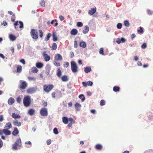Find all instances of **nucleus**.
I'll return each instance as SVG.
<instances>
[{
    "instance_id": "e2e57ef3",
    "label": "nucleus",
    "mask_w": 153,
    "mask_h": 153,
    "mask_svg": "<svg viewBox=\"0 0 153 153\" xmlns=\"http://www.w3.org/2000/svg\"><path fill=\"white\" fill-rule=\"evenodd\" d=\"M59 19L61 21L64 20L65 19L64 17L62 16H60L59 17Z\"/></svg>"
},
{
    "instance_id": "20e7f679",
    "label": "nucleus",
    "mask_w": 153,
    "mask_h": 153,
    "mask_svg": "<svg viewBox=\"0 0 153 153\" xmlns=\"http://www.w3.org/2000/svg\"><path fill=\"white\" fill-rule=\"evenodd\" d=\"M20 84L19 85V88L21 90L25 89L27 86V84L26 82L24 81L20 80Z\"/></svg>"
},
{
    "instance_id": "6ab92c4d",
    "label": "nucleus",
    "mask_w": 153,
    "mask_h": 153,
    "mask_svg": "<svg viewBox=\"0 0 153 153\" xmlns=\"http://www.w3.org/2000/svg\"><path fill=\"white\" fill-rule=\"evenodd\" d=\"M21 141L20 138H19L17 139L16 141L15 142V144L17 145L19 147H20L21 144Z\"/></svg>"
},
{
    "instance_id": "4d7b16f0",
    "label": "nucleus",
    "mask_w": 153,
    "mask_h": 153,
    "mask_svg": "<svg viewBox=\"0 0 153 153\" xmlns=\"http://www.w3.org/2000/svg\"><path fill=\"white\" fill-rule=\"evenodd\" d=\"M69 120L70 121V123H74V120L72 118H69Z\"/></svg>"
},
{
    "instance_id": "dca6fc26",
    "label": "nucleus",
    "mask_w": 153,
    "mask_h": 153,
    "mask_svg": "<svg viewBox=\"0 0 153 153\" xmlns=\"http://www.w3.org/2000/svg\"><path fill=\"white\" fill-rule=\"evenodd\" d=\"M15 100L12 97L10 98L8 100V103L9 105H11L14 103Z\"/></svg>"
},
{
    "instance_id": "f8f14e48",
    "label": "nucleus",
    "mask_w": 153,
    "mask_h": 153,
    "mask_svg": "<svg viewBox=\"0 0 153 153\" xmlns=\"http://www.w3.org/2000/svg\"><path fill=\"white\" fill-rule=\"evenodd\" d=\"M13 124L14 125L18 126H20L21 125V123L20 122H19L18 120L16 119H15L13 120Z\"/></svg>"
},
{
    "instance_id": "39448f33",
    "label": "nucleus",
    "mask_w": 153,
    "mask_h": 153,
    "mask_svg": "<svg viewBox=\"0 0 153 153\" xmlns=\"http://www.w3.org/2000/svg\"><path fill=\"white\" fill-rule=\"evenodd\" d=\"M32 38L35 39H37L38 38V33L37 30L32 29L30 32Z\"/></svg>"
},
{
    "instance_id": "338daca9",
    "label": "nucleus",
    "mask_w": 153,
    "mask_h": 153,
    "mask_svg": "<svg viewBox=\"0 0 153 153\" xmlns=\"http://www.w3.org/2000/svg\"><path fill=\"white\" fill-rule=\"evenodd\" d=\"M20 62L24 65H25V62L23 59H22L20 60Z\"/></svg>"
},
{
    "instance_id": "5fc2aeb1",
    "label": "nucleus",
    "mask_w": 153,
    "mask_h": 153,
    "mask_svg": "<svg viewBox=\"0 0 153 153\" xmlns=\"http://www.w3.org/2000/svg\"><path fill=\"white\" fill-rule=\"evenodd\" d=\"M146 47L147 45L146 43H144L141 46V48L143 49L145 48Z\"/></svg>"
},
{
    "instance_id": "393cba45",
    "label": "nucleus",
    "mask_w": 153,
    "mask_h": 153,
    "mask_svg": "<svg viewBox=\"0 0 153 153\" xmlns=\"http://www.w3.org/2000/svg\"><path fill=\"white\" fill-rule=\"evenodd\" d=\"M84 68V71L85 73H88L91 71V68L90 67H86Z\"/></svg>"
},
{
    "instance_id": "c9c22d12",
    "label": "nucleus",
    "mask_w": 153,
    "mask_h": 153,
    "mask_svg": "<svg viewBox=\"0 0 153 153\" xmlns=\"http://www.w3.org/2000/svg\"><path fill=\"white\" fill-rule=\"evenodd\" d=\"M51 33H48L46 37V41H47L48 40L50 39V37H51Z\"/></svg>"
},
{
    "instance_id": "69168bd1",
    "label": "nucleus",
    "mask_w": 153,
    "mask_h": 153,
    "mask_svg": "<svg viewBox=\"0 0 153 153\" xmlns=\"http://www.w3.org/2000/svg\"><path fill=\"white\" fill-rule=\"evenodd\" d=\"M4 120L3 116L2 115H0V122H1Z\"/></svg>"
},
{
    "instance_id": "0eeeda50",
    "label": "nucleus",
    "mask_w": 153,
    "mask_h": 153,
    "mask_svg": "<svg viewBox=\"0 0 153 153\" xmlns=\"http://www.w3.org/2000/svg\"><path fill=\"white\" fill-rule=\"evenodd\" d=\"M46 53V51H44L42 53V55L45 61L48 62L50 60L51 58L50 56L47 54Z\"/></svg>"
},
{
    "instance_id": "cd10ccee",
    "label": "nucleus",
    "mask_w": 153,
    "mask_h": 153,
    "mask_svg": "<svg viewBox=\"0 0 153 153\" xmlns=\"http://www.w3.org/2000/svg\"><path fill=\"white\" fill-rule=\"evenodd\" d=\"M56 75L57 76L59 77H61V76L62 73L59 68L58 69L57 71Z\"/></svg>"
},
{
    "instance_id": "680f3d73",
    "label": "nucleus",
    "mask_w": 153,
    "mask_h": 153,
    "mask_svg": "<svg viewBox=\"0 0 153 153\" xmlns=\"http://www.w3.org/2000/svg\"><path fill=\"white\" fill-rule=\"evenodd\" d=\"M19 23L20 24V26H19L20 28L22 27L23 26V22L20 21L19 22Z\"/></svg>"
},
{
    "instance_id": "f257e3e1",
    "label": "nucleus",
    "mask_w": 153,
    "mask_h": 153,
    "mask_svg": "<svg viewBox=\"0 0 153 153\" xmlns=\"http://www.w3.org/2000/svg\"><path fill=\"white\" fill-rule=\"evenodd\" d=\"M31 101L30 96H27L25 97L23 100V103L26 107H29L31 104Z\"/></svg>"
},
{
    "instance_id": "b1692460",
    "label": "nucleus",
    "mask_w": 153,
    "mask_h": 153,
    "mask_svg": "<svg viewBox=\"0 0 153 153\" xmlns=\"http://www.w3.org/2000/svg\"><path fill=\"white\" fill-rule=\"evenodd\" d=\"M57 48L56 44L55 43H53L52 45L51 49L52 50H56Z\"/></svg>"
},
{
    "instance_id": "423d86ee",
    "label": "nucleus",
    "mask_w": 153,
    "mask_h": 153,
    "mask_svg": "<svg viewBox=\"0 0 153 153\" xmlns=\"http://www.w3.org/2000/svg\"><path fill=\"white\" fill-rule=\"evenodd\" d=\"M40 114L43 116H47L48 114L47 109L45 108H42L40 111Z\"/></svg>"
},
{
    "instance_id": "2eb2a0df",
    "label": "nucleus",
    "mask_w": 153,
    "mask_h": 153,
    "mask_svg": "<svg viewBox=\"0 0 153 153\" xmlns=\"http://www.w3.org/2000/svg\"><path fill=\"white\" fill-rule=\"evenodd\" d=\"M61 79L62 81L66 82L68 80L69 78L67 76L63 75Z\"/></svg>"
},
{
    "instance_id": "c85d7f7f",
    "label": "nucleus",
    "mask_w": 153,
    "mask_h": 153,
    "mask_svg": "<svg viewBox=\"0 0 153 153\" xmlns=\"http://www.w3.org/2000/svg\"><path fill=\"white\" fill-rule=\"evenodd\" d=\"M22 70V66L20 65H19L17 66V72L18 73L20 72Z\"/></svg>"
},
{
    "instance_id": "0e129e2a",
    "label": "nucleus",
    "mask_w": 153,
    "mask_h": 153,
    "mask_svg": "<svg viewBox=\"0 0 153 153\" xmlns=\"http://www.w3.org/2000/svg\"><path fill=\"white\" fill-rule=\"evenodd\" d=\"M51 140H50V139L48 140L47 141V142H46L47 144L48 145L50 144L51 143Z\"/></svg>"
},
{
    "instance_id": "6e6d98bb",
    "label": "nucleus",
    "mask_w": 153,
    "mask_h": 153,
    "mask_svg": "<svg viewBox=\"0 0 153 153\" xmlns=\"http://www.w3.org/2000/svg\"><path fill=\"white\" fill-rule=\"evenodd\" d=\"M87 82V85L88 86H91L92 85L93 83V82L91 81H89Z\"/></svg>"
},
{
    "instance_id": "412c9836",
    "label": "nucleus",
    "mask_w": 153,
    "mask_h": 153,
    "mask_svg": "<svg viewBox=\"0 0 153 153\" xmlns=\"http://www.w3.org/2000/svg\"><path fill=\"white\" fill-rule=\"evenodd\" d=\"M12 117L15 119L20 118H21V116L19 115L16 114L15 113H12Z\"/></svg>"
},
{
    "instance_id": "473e14b6",
    "label": "nucleus",
    "mask_w": 153,
    "mask_h": 153,
    "mask_svg": "<svg viewBox=\"0 0 153 153\" xmlns=\"http://www.w3.org/2000/svg\"><path fill=\"white\" fill-rule=\"evenodd\" d=\"M120 89L119 86H114L113 88V90L114 92H117L119 91Z\"/></svg>"
},
{
    "instance_id": "bf43d9fd",
    "label": "nucleus",
    "mask_w": 153,
    "mask_h": 153,
    "mask_svg": "<svg viewBox=\"0 0 153 153\" xmlns=\"http://www.w3.org/2000/svg\"><path fill=\"white\" fill-rule=\"evenodd\" d=\"M116 42L118 44H120L121 42V39L120 38H117L116 40Z\"/></svg>"
},
{
    "instance_id": "7c9ffc66",
    "label": "nucleus",
    "mask_w": 153,
    "mask_h": 153,
    "mask_svg": "<svg viewBox=\"0 0 153 153\" xmlns=\"http://www.w3.org/2000/svg\"><path fill=\"white\" fill-rule=\"evenodd\" d=\"M53 64L56 67H59L60 65V63L58 62L57 60H54L53 62Z\"/></svg>"
},
{
    "instance_id": "3c124183",
    "label": "nucleus",
    "mask_w": 153,
    "mask_h": 153,
    "mask_svg": "<svg viewBox=\"0 0 153 153\" xmlns=\"http://www.w3.org/2000/svg\"><path fill=\"white\" fill-rule=\"evenodd\" d=\"M69 65V63L68 62H65L64 64V66L65 67L67 68Z\"/></svg>"
},
{
    "instance_id": "aec40b11",
    "label": "nucleus",
    "mask_w": 153,
    "mask_h": 153,
    "mask_svg": "<svg viewBox=\"0 0 153 153\" xmlns=\"http://www.w3.org/2000/svg\"><path fill=\"white\" fill-rule=\"evenodd\" d=\"M62 121L65 124H67L68 123L69 119L66 117H62Z\"/></svg>"
},
{
    "instance_id": "49530a36",
    "label": "nucleus",
    "mask_w": 153,
    "mask_h": 153,
    "mask_svg": "<svg viewBox=\"0 0 153 153\" xmlns=\"http://www.w3.org/2000/svg\"><path fill=\"white\" fill-rule=\"evenodd\" d=\"M12 146V148L14 150H17V147H19L17 146V145H16L15 143L13 144Z\"/></svg>"
},
{
    "instance_id": "a878e982",
    "label": "nucleus",
    "mask_w": 153,
    "mask_h": 153,
    "mask_svg": "<svg viewBox=\"0 0 153 153\" xmlns=\"http://www.w3.org/2000/svg\"><path fill=\"white\" fill-rule=\"evenodd\" d=\"M85 30L83 31V33L86 34L89 31V28L88 25H86L85 27Z\"/></svg>"
},
{
    "instance_id": "a19ab883",
    "label": "nucleus",
    "mask_w": 153,
    "mask_h": 153,
    "mask_svg": "<svg viewBox=\"0 0 153 153\" xmlns=\"http://www.w3.org/2000/svg\"><path fill=\"white\" fill-rule=\"evenodd\" d=\"M105 102L104 100H101L100 105L101 106H103L105 105Z\"/></svg>"
},
{
    "instance_id": "052dcab7",
    "label": "nucleus",
    "mask_w": 153,
    "mask_h": 153,
    "mask_svg": "<svg viewBox=\"0 0 153 153\" xmlns=\"http://www.w3.org/2000/svg\"><path fill=\"white\" fill-rule=\"evenodd\" d=\"M82 84L84 87H86L87 85V82H82Z\"/></svg>"
},
{
    "instance_id": "72a5a7b5",
    "label": "nucleus",
    "mask_w": 153,
    "mask_h": 153,
    "mask_svg": "<svg viewBox=\"0 0 153 153\" xmlns=\"http://www.w3.org/2000/svg\"><path fill=\"white\" fill-rule=\"evenodd\" d=\"M9 38L12 41H14L16 39V37L12 34H10L9 35Z\"/></svg>"
},
{
    "instance_id": "4c0bfd02",
    "label": "nucleus",
    "mask_w": 153,
    "mask_h": 153,
    "mask_svg": "<svg viewBox=\"0 0 153 153\" xmlns=\"http://www.w3.org/2000/svg\"><path fill=\"white\" fill-rule=\"evenodd\" d=\"M124 25L125 26L128 27L129 26V23L128 21H125L124 22Z\"/></svg>"
},
{
    "instance_id": "864d4df0",
    "label": "nucleus",
    "mask_w": 153,
    "mask_h": 153,
    "mask_svg": "<svg viewBox=\"0 0 153 153\" xmlns=\"http://www.w3.org/2000/svg\"><path fill=\"white\" fill-rule=\"evenodd\" d=\"M74 47L75 48H77V47H78L77 42L76 40H75L74 41Z\"/></svg>"
},
{
    "instance_id": "e433bc0d",
    "label": "nucleus",
    "mask_w": 153,
    "mask_h": 153,
    "mask_svg": "<svg viewBox=\"0 0 153 153\" xmlns=\"http://www.w3.org/2000/svg\"><path fill=\"white\" fill-rule=\"evenodd\" d=\"M103 48H101L100 49L99 51V53L100 54L104 55V52H103Z\"/></svg>"
},
{
    "instance_id": "f3484780",
    "label": "nucleus",
    "mask_w": 153,
    "mask_h": 153,
    "mask_svg": "<svg viewBox=\"0 0 153 153\" xmlns=\"http://www.w3.org/2000/svg\"><path fill=\"white\" fill-rule=\"evenodd\" d=\"M3 133L7 135H9L11 134V131L9 130L8 129H3Z\"/></svg>"
},
{
    "instance_id": "8fccbe9b",
    "label": "nucleus",
    "mask_w": 153,
    "mask_h": 153,
    "mask_svg": "<svg viewBox=\"0 0 153 153\" xmlns=\"http://www.w3.org/2000/svg\"><path fill=\"white\" fill-rule=\"evenodd\" d=\"M19 25V22L18 21H17L15 23H14V25L15 26V28L17 29V27H16V26Z\"/></svg>"
},
{
    "instance_id": "6e6552de",
    "label": "nucleus",
    "mask_w": 153,
    "mask_h": 153,
    "mask_svg": "<svg viewBox=\"0 0 153 153\" xmlns=\"http://www.w3.org/2000/svg\"><path fill=\"white\" fill-rule=\"evenodd\" d=\"M62 57L59 54H56L54 57V60L57 61H61L62 60Z\"/></svg>"
},
{
    "instance_id": "4be33fe9",
    "label": "nucleus",
    "mask_w": 153,
    "mask_h": 153,
    "mask_svg": "<svg viewBox=\"0 0 153 153\" xmlns=\"http://www.w3.org/2000/svg\"><path fill=\"white\" fill-rule=\"evenodd\" d=\"M95 148L96 149L99 150L101 149L102 148V147L101 144H98L95 146Z\"/></svg>"
},
{
    "instance_id": "13d9d810",
    "label": "nucleus",
    "mask_w": 153,
    "mask_h": 153,
    "mask_svg": "<svg viewBox=\"0 0 153 153\" xmlns=\"http://www.w3.org/2000/svg\"><path fill=\"white\" fill-rule=\"evenodd\" d=\"M48 105L47 102H44L42 103V105L44 107H46Z\"/></svg>"
},
{
    "instance_id": "c756f323",
    "label": "nucleus",
    "mask_w": 153,
    "mask_h": 153,
    "mask_svg": "<svg viewBox=\"0 0 153 153\" xmlns=\"http://www.w3.org/2000/svg\"><path fill=\"white\" fill-rule=\"evenodd\" d=\"M58 38L56 35L55 33H53V40L54 42H56Z\"/></svg>"
},
{
    "instance_id": "79ce46f5",
    "label": "nucleus",
    "mask_w": 153,
    "mask_h": 153,
    "mask_svg": "<svg viewBox=\"0 0 153 153\" xmlns=\"http://www.w3.org/2000/svg\"><path fill=\"white\" fill-rule=\"evenodd\" d=\"M39 37L41 38H42L43 36V33L42 30H39Z\"/></svg>"
},
{
    "instance_id": "f03ea898",
    "label": "nucleus",
    "mask_w": 153,
    "mask_h": 153,
    "mask_svg": "<svg viewBox=\"0 0 153 153\" xmlns=\"http://www.w3.org/2000/svg\"><path fill=\"white\" fill-rule=\"evenodd\" d=\"M54 88L53 85H45L43 86V90L46 92L48 93L50 91Z\"/></svg>"
},
{
    "instance_id": "603ef678",
    "label": "nucleus",
    "mask_w": 153,
    "mask_h": 153,
    "mask_svg": "<svg viewBox=\"0 0 153 153\" xmlns=\"http://www.w3.org/2000/svg\"><path fill=\"white\" fill-rule=\"evenodd\" d=\"M77 26L78 27H81L83 26V24L81 22H78Z\"/></svg>"
},
{
    "instance_id": "1a4fd4ad",
    "label": "nucleus",
    "mask_w": 153,
    "mask_h": 153,
    "mask_svg": "<svg viewBox=\"0 0 153 153\" xmlns=\"http://www.w3.org/2000/svg\"><path fill=\"white\" fill-rule=\"evenodd\" d=\"M35 91V89L34 88H28L27 90V92L28 94H32L34 93Z\"/></svg>"
},
{
    "instance_id": "37998d69",
    "label": "nucleus",
    "mask_w": 153,
    "mask_h": 153,
    "mask_svg": "<svg viewBox=\"0 0 153 153\" xmlns=\"http://www.w3.org/2000/svg\"><path fill=\"white\" fill-rule=\"evenodd\" d=\"M21 98L20 96L16 98V101L19 103L20 104L21 103Z\"/></svg>"
},
{
    "instance_id": "ddd939ff",
    "label": "nucleus",
    "mask_w": 153,
    "mask_h": 153,
    "mask_svg": "<svg viewBox=\"0 0 153 153\" xmlns=\"http://www.w3.org/2000/svg\"><path fill=\"white\" fill-rule=\"evenodd\" d=\"M12 127V126L11 123L8 122L6 123L4 128L7 129H9Z\"/></svg>"
},
{
    "instance_id": "ea45409f",
    "label": "nucleus",
    "mask_w": 153,
    "mask_h": 153,
    "mask_svg": "<svg viewBox=\"0 0 153 153\" xmlns=\"http://www.w3.org/2000/svg\"><path fill=\"white\" fill-rule=\"evenodd\" d=\"M140 29L137 30V32L138 33H143V30L142 27H140Z\"/></svg>"
},
{
    "instance_id": "58836bf2",
    "label": "nucleus",
    "mask_w": 153,
    "mask_h": 153,
    "mask_svg": "<svg viewBox=\"0 0 153 153\" xmlns=\"http://www.w3.org/2000/svg\"><path fill=\"white\" fill-rule=\"evenodd\" d=\"M79 98L81 99L82 101H83L85 99V97L83 94H81L79 96Z\"/></svg>"
},
{
    "instance_id": "774afa93",
    "label": "nucleus",
    "mask_w": 153,
    "mask_h": 153,
    "mask_svg": "<svg viewBox=\"0 0 153 153\" xmlns=\"http://www.w3.org/2000/svg\"><path fill=\"white\" fill-rule=\"evenodd\" d=\"M126 40L124 38H122L121 39V42L124 43L126 42Z\"/></svg>"
},
{
    "instance_id": "de8ad7c7",
    "label": "nucleus",
    "mask_w": 153,
    "mask_h": 153,
    "mask_svg": "<svg viewBox=\"0 0 153 153\" xmlns=\"http://www.w3.org/2000/svg\"><path fill=\"white\" fill-rule=\"evenodd\" d=\"M117 27L118 29H120L122 27V24L121 23H119L117 25Z\"/></svg>"
},
{
    "instance_id": "2f4dec72",
    "label": "nucleus",
    "mask_w": 153,
    "mask_h": 153,
    "mask_svg": "<svg viewBox=\"0 0 153 153\" xmlns=\"http://www.w3.org/2000/svg\"><path fill=\"white\" fill-rule=\"evenodd\" d=\"M35 110L33 109H30L28 111V113L30 115H33L34 114Z\"/></svg>"
},
{
    "instance_id": "c03bdc74",
    "label": "nucleus",
    "mask_w": 153,
    "mask_h": 153,
    "mask_svg": "<svg viewBox=\"0 0 153 153\" xmlns=\"http://www.w3.org/2000/svg\"><path fill=\"white\" fill-rule=\"evenodd\" d=\"M28 79L30 81H35L36 79V78L34 77H31L30 76H29L28 77Z\"/></svg>"
},
{
    "instance_id": "7ed1b4c3",
    "label": "nucleus",
    "mask_w": 153,
    "mask_h": 153,
    "mask_svg": "<svg viewBox=\"0 0 153 153\" xmlns=\"http://www.w3.org/2000/svg\"><path fill=\"white\" fill-rule=\"evenodd\" d=\"M71 67L72 71L74 73H76L78 71V67L76 63L74 61L71 62Z\"/></svg>"
},
{
    "instance_id": "a18cd8bd",
    "label": "nucleus",
    "mask_w": 153,
    "mask_h": 153,
    "mask_svg": "<svg viewBox=\"0 0 153 153\" xmlns=\"http://www.w3.org/2000/svg\"><path fill=\"white\" fill-rule=\"evenodd\" d=\"M40 4L42 6L44 7L45 6V1L43 0H41L40 1Z\"/></svg>"
},
{
    "instance_id": "f704fd0d",
    "label": "nucleus",
    "mask_w": 153,
    "mask_h": 153,
    "mask_svg": "<svg viewBox=\"0 0 153 153\" xmlns=\"http://www.w3.org/2000/svg\"><path fill=\"white\" fill-rule=\"evenodd\" d=\"M32 72L34 73H36L38 71V70L36 67H33L31 69Z\"/></svg>"
},
{
    "instance_id": "09e8293b",
    "label": "nucleus",
    "mask_w": 153,
    "mask_h": 153,
    "mask_svg": "<svg viewBox=\"0 0 153 153\" xmlns=\"http://www.w3.org/2000/svg\"><path fill=\"white\" fill-rule=\"evenodd\" d=\"M53 132L55 134H57L58 133V131L57 128H55L53 129Z\"/></svg>"
},
{
    "instance_id": "5701e85b",
    "label": "nucleus",
    "mask_w": 153,
    "mask_h": 153,
    "mask_svg": "<svg viewBox=\"0 0 153 153\" xmlns=\"http://www.w3.org/2000/svg\"><path fill=\"white\" fill-rule=\"evenodd\" d=\"M79 46L80 47L83 48H84L86 47V44L85 42H84L83 41H82L79 44Z\"/></svg>"
},
{
    "instance_id": "9d476101",
    "label": "nucleus",
    "mask_w": 153,
    "mask_h": 153,
    "mask_svg": "<svg viewBox=\"0 0 153 153\" xmlns=\"http://www.w3.org/2000/svg\"><path fill=\"white\" fill-rule=\"evenodd\" d=\"M96 11V8L94 7L91 8L89 10L88 12V13L91 16L93 15Z\"/></svg>"
},
{
    "instance_id": "a211bd4d",
    "label": "nucleus",
    "mask_w": 153,
    "mask_h": 153,
    "mask_svg": "<svg viewBox=\"0 0 153 153\" xmlns=\"http://www.w3.org/2000/svg\"><path fill=\"white\" fill-rule=\"evenodd\" d=\"M78 30L75 29H72L71 31V34L72 35H75L77 34Z\"/></svg>"
},
{
    "instance_id": "9b49d317",
    "label": "nucleus",
    "mask_w": 153,
    "mask_h": 153,
    "mask_svg": "<svg viewBox=\"0 0 153 153\" xmlns=\"http://www.w3.org/2000/svg\"><path fill=\"white\" fill-rule=\"evenodd\" d=\"M74 106L75 109L76 111H79L80 110L81 105L79 103L77 102L76 103Z\"/></svg>"
},
{
    "instance_id": "bb28decb",
    "label": "nucleus",
    "mask_w": 153,
    "mask_h": 153,
    "mask_svg": "<svg viewBox=\"0 0 153 153\" xmlns=\"http://www.w3.org/2000/svg\"><path fill=\"white\" fill-rule=\"evenodd\" d=\"M43 64L41 62H37L36 63V66L38 68H40L42 67Z\"/></svg>"
},
{
    "instance_id": "4468645a",
    "label": "nucleus",
    "mask_w": 153,
    "mask_h": 153,
    "mask_svg": "<svg viewBox=\"0 0 153 153\" xmlns=\"http://www.w3.org/2000/svg\"><path fill=\"white\" fill-rule=\"evenodd\" d=\"M19 133V131L18 128L16 127H15L13 131L12 134L14 136H16Z\"/></svg>"
}]
</instances>
